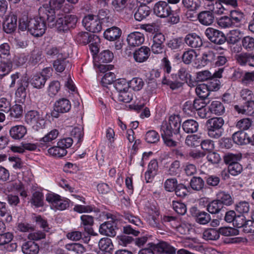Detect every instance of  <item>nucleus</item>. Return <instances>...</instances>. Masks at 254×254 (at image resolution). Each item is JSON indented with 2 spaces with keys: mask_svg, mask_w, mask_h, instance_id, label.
Here are the masks:
<instances>
[{
  "mask_svg": "<svg viewBox=\"0 0 254 254\" xmlns=\"http://www.w3.org/2000/svg\"><path fill=\"white\" fill-rule=\"evenodd\" d=\"M181 119L178 115L170 116L168 122H163L161 127L160 133L164 144L168 147H175L177 142L175 141L176 136L180 132Z\"/></svg>",
  "mask_w": 254,
  "mask_h": 254,
  "instance_id": "2",
  "label": "nucleus"
},
{
  "mask_svg": "<svg viewBox=\"0 0 254 254\" xmlns=\"http://www.w3.org/2000/svg\"><path fill=\"white\" fill-rule=\"evenodd\" d=\"M178 75L179 79L185 82L188 83L189 86H194L192 84L191 75L189 71L185 67H181L178 71Z\"/></svg>",
  "mask_w": 254,
  "mask_h": 254,
  "instance_id": "41",
  "label": "nucleus"
},
{
  "mask_svg": "<svg viewBox=\"0 0 254 254\" xmlns=\"http://www.w3.org/2000/svg\"><path fill=\"white\" fill-rule=\"evenodd\" d=\"M17 17L15 14L9 16L3 25L4 31L7 34H11L15 31L17 27Z\"/></svg>",
  "mask_w": 254,
  "mask_h": 254,
  "instance_id": "23",
  "label": "nucleus"
},
{
  "mask_svg": "<svg viewBox=\"0 0 254 254\" xmlns=\"http://www.w3.org/2000/svg\"><path fill=\"white\" fill-rule=\"evenodd\" d=\"M101 21L98 19L96 15L89 14L85 16L82 20L84 27L92 33H98L102 30Z\"/></svg>",
  "mask_w": 254,
  "mask_h": 254,
  "instance_id": "7",
  "label": "nucleus"
},
{
  "mask_svg": "<svg viewBox=\"0 0 254 254\" xmlns=\"http://www.w3.org/2000/svg\"><path fill=\"white\" fill-rule=\"evenodd\" d=\"M151 247L154 251L162 254H176V249L174 247L164 241H161L157 244L151 243Z\"/></svg>",
  "mask_w": 254,
  "mask_h": 254,
  "instance_id": "16",
  "label": "nucleus"
},
{
  "mask_svg": "<svg viewBox=\"0 0 254 254\" xmlns=\"http://www.w3.org/2000/svg\"><path fill=\"white\" fill-rule=\"evenodd\" d=\"M254 81V70L246 72L241 78V83L246 86L251 84Z\"/></svg>",
  "mask_w": 254,
  "mask_h": 254,
  "instance_id": "64",
  "label": "nucleus"
},
{
  "mask_svg": "<svg viewBox=\"0 0 254 254\" xmlns=\"http://www.w3.org/2000/svg\"><path fill=\"white\" fill-rule=\"evenodd\" d=\"M195 92L200 98L205 99L209 96L210 91L206 84H201L196 87Z\"/></svg>",
  "mask_w": 254,
  "mask_h": 254,
  "instance_id": "48",
  "label": "nucleus"
},
{
  "mask_svg": "<svg viewBox=\"0 0 254 254\" xmlns=\"http://www.w3.org/2000/svg\"><path fill=\"white\" fill-rule=\"evenodd\" d=\"M97 36L87 32H79L76 36V40L78 42L86 45L91 42L92 39Z\"/></svg>",
  "mask_w": 254,
  "mask_h": 254,
  "instance_id": "39",
  "label": "nucleus"
},
{
  "mask_svg": "<svg viewBox=\"0 0 254 254\" xmlns=\"http://www.w3.org/2000/svg\"><path fill=\"white\" fill-rule=\"evenodd\" d=\"M116 75L112 72H107L102 77L101 82L103 86L112 84L115 82Z\"/></svg>",
  "mask_w": 254,
  "mask_h": 254,
  "instance_id": "63",
  "label": "nucleus"
},
{
  "mask_svg": "<svg viewBox=\"0 0 254 254\" xmlns=\"http://www.w3.org/2000/svg\"><path fill=\"white\" fill-rule=\"evenodd\" d=\"M229 16L234 27H241L245 20V14L241 11L232 10L230 11Z\"/></svg>",
  "mask_w": 254,
  "mask_h": 254,
  "instance_id": "22",
  "label": "nucleus"
},
{
  "mask_svg": "<svg viewBox=\"0 0 254 254\" xmlns=\"http://www.w3.org/2000/svg\"><path fill=\"white\" fill-rule=\"evenodd\" d=\"M100 250L109 254H112L114 250V246L112 240L109 238H102L98 243Z\"/></svg>",
  "mask_w": 254,
  "mask_h": 254,
  "instance_id": "30",
  "label": "nucleus"
},
{
  "mask_svg": "<svg viewBox=\"0 0 254 254\" xmlns=\"http://www.w3.org/2000/svg\"><path fill=\"white\" fill-rule=\"evenodd\" d=\"M10 56V46L4 43L0 45V63L7 62Z\"/></svg>",
  "mask_w": 254,
  "mask_h": 254,
  "instance_id": "40",
  "label": "nucleus"
},
{
  "mask_svg": "<svg viewBox=\"0 0 254 254\" xmlns=\"http://www.w3.org/2000/svg\"><path fill=\"white\" fill-rule=\"evenodd\" d=\"M182 127L186 133H192L197 131L198 124L193 120H188L183 123Z\"/></svg>",
  "mask_w": 254,
  "mask_h": 254,
  "instance_id": "35",
  "label": "nucleus"
},
{
  "mask_svg": "<svg viewBox=\"0 0 254 254\" xmlns=\"http://www.w3.org/2000/svg\"><path fill=\"white\" fill-rule=\"evenodd\" d=\"M242 47L248 52L254 50V38L251 36L244 37L241 41Z\"/></svg>",
  "mask_w": 254,
  "mask_h": 254,
  "instance_id": "49",
  "label": "nucleus"
},
{
  "mask_svg": "<svg viewBox=\"0 0 254 254\" xmlns=\"http://www.w3.org/2000/svg\"><path fill=\"white\" fill-rule=\"evenodd\" d=\"M250 203L246 201H241L235 205V210L241 214H248L250 211Z\"/></svg>",
  "mask_w": 254,
  "mask_h": 254,
  "instance_id": "52",
  "label": "nucleus"
},
{
  "mask_svg": "<svg viewBox=\"0 0 254 254\" xmlns=\"http://www.w3.org/2000/svg\"><path fill=\"white\" fill-rule=\"evenodd\" d=\"M172 207L174 210L179 215H184L187 211L186 205L180 201L174 200L172 201Z\"/></svg>",
  "mask_w": 254,
  "mask_h": 254,
  "instance_id": "51",
  "label": "nucleus"
},
{
  "mask_svg": "<svg viewBox=\"0 0 254 254\" xmlns=\"http://www.w3.org/2000/svg\"><path fill=\"white\" fill-rule=\"evenodd\" d=\"M44 198L42 192L36 191L32 194L31 203L36 207H42L44 205Z\"/></svg>",
  "mask_w": 254,
  "mask_h": 254,
  "instance_id": "42",
  "label": "nucleus"
},
{
  "mask_svg": "<svg viewBox=\"0 0 254 254\" xmlns=\"http://www.w3.org/2000/svg\"><path fill=\"white\" fill-rule=\"evenodd\" d=\"M217 54L216 53L211 50L204 53L201 58V63L203 64L214 63L216 60Z\"/></svg>",
  "mask_w": 254,
  "mask_h": 254,
  "instance_id": "43",
  "label": "nucleus"
},
{
  "mask_svg": "<svg viewBox=\"0 0 254 254\" xmlns=\"http://www.w3.org/2000/svg\"><path fill=\"white\" fill-rule=\"evenodd\" d=\"M190 212L192 216L195 217L196 222L200 224H206L211 220V217L209 213L198 209L195 206L191 207Z\"/></svg>",
  "mask_w": 254,
  "mask_h": 254,
  "instance_id": "13",
  "label": "nucleus"
},
{
  "mask_svg": "<svg viewBox=\"0 0 254 254\" xmlns=\"http://www.w3.org/2000/svg\"><path fill=\"white\" fill-rule=\"evenodd\" d=\"M158 164L156 159L151 160L148 165L147 170L145 173V178L147 183L152 181L155 176L157 174Z\"/></svg>",
  "mask_w": 254,
  "mask_h": 254,
  "instance_id": "20",
  "label": "nucleus"
},
{
  "mask_svg": "<svg viewBox=\"0 0 254 254\" xmlns=\"http://www.w3.org/2000/svg\"><path fill=\"white\" fill-rule=\"evenodd\" d=\"M48 150V153L55 157H62L67 154V150L64 148H62L60 145L57 144L56 146H50Z\"/></svg>",
  "mask_w": 254,
  "mask_h": 254,
  "instance_id": "38",
  "label": "nucleus"
},
{
  "mask_svg": "<svg viewBox=\"0 0 254 254\" xmlns=\"http://www.w3.org/2000/svg\"><path fill=\"white\" fill-rule=\"evenodd\" d=\"M73 210L78 213H91L94 212L95 213H99L100 210L99 208L96 207L94 204L90 205H81L76 204L73 207Z\"/></svg>",
  "mask_w": 254,
  "mask_h": 254,
  "instance_id": "29",
  "label": "nucleus"
},
{
  "mask_svg": "<svg viewBox=\"0 0 254 254\" xmlns=\"http://www.w3.org/2000/svg\"><path fill=\"white\" fill-rule=\"evenodd\" d=\"M5 216V221L10 222L12 220V217L10 214V210L5 202L0 201V217Z\"/></svg>",
  "mask_w": 254,
  "mask_h": 254,
  "instance_id": "44",
  "label": "nucleus"
},
{
  "mask_svg": "<svg viewBox=\"0 0 254 254\" xmlns=\"http://www.w3.org/2000/svg\"><path fill=\"white\" fill-rule=\"evenodd\" d=\"M150 13V8L148 6L140 5L134 13V17L136 20L140 21L145 19Z\"/></svg>",
  "mask_w": 254,
  "mask_h": 254,
  "instance_id": "32",
  "label": "nucleus"
},
{
  "mask_svg": "<svg viewBox=\"0 0 254 254\" xmlns=\"http://www.w3.org/2000/svg\"><path fill=\"white\" fill-rule=\"evenodd\" d=\"M121 34V29L117 27L114 26L106 29L104 33V36L108 40L112 41L118 39Z\"/></svg>",
  "mask_w": 254,
  "mask_h": 254,
  "instance_id": "31",
  "label": "nucleus"
},
{
  "mask_svg": "<svg viewBox=\"0 0 254 254\" xmlns=\"http://www.w3.org/2000/svg\"><path fill=\"white\" fill-rule=\"evenodd\" d=\"M46 54L47 56L50 58L57 57V59L62 57L63 55L60 52V49L56 47L48 46L46 49Z\"/></svg>",
  "mask_w": 254,
  "mask_h": 254,
  "instance_id": "57",
  "label": "nucleus"
},
{
  "mask_svg": "<svg viewBox=\"0 0 254 254\" xmlns=\"http://www.w3.org/2000/svg\"><path fill=\"white\" fill-rule=\"evenodd\" d=\"M114 87L119 93L128 90L129 88V82L124 78L118 79L114 83Z\"/></svg>",
  "mask_w": 254,
  "mask_h": 254,
  "instance_id": "54",
  "label": "nucleus"
},
{
  "mask_svg": "<svg viewBox=\"0 0 254 254\" xmlns=\"http://www.w3.org/2000/svg\"><path fill=\"white\" fill-rule=\"evenodd\" d=\"M129 87L134 91H139L144 85L143 80L138 77L133 78L129 82Z\"/></svg>",
  "mask_w": 254,
  "mask_h": 254,
  "instance_id": "62",
  "label": "nucleus"
},
{
  "mask_svg": "<svg viewBox=\"0 0 254 254\" xmlns=\"http://www.w3.org/2000/svg\"><path fill=\"white\" fill-rule=\"evenodd\" d=\"M47 80L45 76L39 73L31 76L30 82L34 88L41 89L45 86Z\"/></svg>",
  "mask_w": 254,
  "mask_h": 254,
  "instance_id": "28",
  "label": "nucleus"
},
{
  "mask_svg": "<svg viewBox=\"0 0 254 254\" xmlns=\"http://www.w3.org/2000/svg\"><path fill=\"white\" fill-rule=\"evenodd\" d=\"M150 54V49L146 46H142L136 50L133 54L134 61L139 63L145 62L149 58Z\"/></svg>",
  "mask_w": 254,
  "mask_h": 254,
  "instance_id": "17",
  "label": "nucleus"
},
{
  "mask_svg": "<svg viewBox=\"0 0 254 254\" xmlns=\"http://www.w3.org/2000/svg\"><path fill=\"white\" fill-rule=\"evenodd\" d=\"M40 112H27L25 115V121L27 124L37 123L42 120Z\"/></svg>",
  "mask_w": 254,
  "mask_h": 254,
  "instance_id": "61",
  "label": "nucleus"
},
{
  "mask_svg": "<svg viewBox=\"0 0 254 254\" xmlns=\"http://www.w3.org/2000/svg\"><path fill=\"white\" fill-rule=\"evenodd\" d=\"M185 42L192 48H199L202 46L201 38L195 33L188 34L185 38Z\"/></svg>",
  "mask_w": 254,
  "mask_h": 254,
  "instance_id": "21",
  "label": "nucleus"
},
{
  "mask_svg": "<svg viewBox=\"0 0 254 254\" xmlns=\"http://www.w3.org/2000/svg\"><path fill=\"white\" fill-rule=\"evenodd\" d=\"M204 33L207 38L214 44L221 45L226 41L224 34L214 28L208 27L205 30Z\"/></svg>",
  "mask_w": 254,
  "mask_h": 254,
  "instance_id": "9",
  "label": "nucleus"
},
{
  "mask_svg": "<svg viewBox=\"0 0 254 254\" xmlns=\"http://www.w3.org/2000/svg\"><path fill=\"white\" fill-rule=\"evenodd\" d=\"M153 44L151 49L153 53L155 54H162L164 52V43L165 41L164 35L161 33H157L153 37Z\"/></svg>",
  "mask_w": 254,
  "mask_h": 254,
  "instance_id": "12",
  "label": "nucleus"
},
{
  "mask_svg": "<svg viewBox=\"0 0 254 254\" xmlns=\"http://www.w3.org/2000/svg\"><path fill=\"white\" fill-rule=\"evenodd\" d=\"M225 208L217 199L212 200L207 204V211L211 214H217V218L221 220L223 218Z\"/></svg>",
  "mask_w": 254,
  "mask_h": 254,
  "instance_id": "14",
  "label": "nucleus"
},
{
  "mask_svg": "<svg viewBox=\"0 0 254 254\" xmlns=\"http://www.w3.org/2000/svg\"><path fill=\"white\" fill-rule=\"evenodd\" d=\"M124 217L126 220L133 225L134 227L139 228L143 226V223L140 219L129 212H124Z\"/></svg>",
  "mask_w": 254,
  "mask_h": 254,
  "instance_id": "47",
  "label": "nucleus"
},
{
  "mask_svg": "<svg viewBox=\"0 0 254 254\" xmlns=\"http://www.w3.org/2000/svg\"><path fill=\"white\" fill-rule=\"evenodd\" d=\"M65 248L67 251L72 252L75 254H82L86 250L82 245L75 243L66 244Z\"/></svg>",
  "mask_w": 254,
  "mask_h": 254,
  "instance_id": "45",
  "label": "nucleus"
},
{
  "mask_svg": "<svg viewBox=\"0 0 254 254\" xmlns=\"http://www.w3.org/2000/svg\"><path fill=\"white\" fill-rule=\"evenodd\" d=\"M224 121L221 117H215L208 119L206 123L208 135L212 138H220L224 132L223 126Z\"/></svg>",
  "mask_w": 254,
  "mask_h": 254,
  "instance_id": "5",
  "label": "nucleus"
},
{
  "mask_svg": "<svg viewBox=\"0 0 254 254\" xmlns=\"http://www.w3.org/2000/svg\"><path fill=\"white\" fill-rule=\"evenodd\" d=\"M80 228L83 229L86 232V235L87 236H84L85 241L90 240L91 235H95L93 226L94 223V218L91 215H82L80 217Z\"/></svg>",
  "mask_w": 254,
  "mask_h": 254,
  "instance_id": "8",
  "label": "nucleus"
},
{
  "mask_svg": "<svg viewBox=\"0 0 254 254\" xmlns=\"http://www.w3.org/2000/svg\"><path fill=\"white\" fill-rule=\"evenodd\" d=\"M58 130L56 129H53L41 138L39 142L36 144L31 143H23V150L35 151L38 146L43 150L46 149L53 144V140L58 137Z\"/></svg>",
  "mask_w": 254,
  "mask_h": 254,
  "instance_id": "4",
  "label": "nucleus"
},
{
  "mask_svg": "<svg viewBox=\"0 0 254 254\" xmlns=\"http://www.w3.org/2000/svg\"><path fill=\"white\" fill-rule=\"evenodd\" d=\"M241 97L247 101L243 106V111H254V95L248 88L243 89L240 92Z\"/></svg>",
  "mask_w": 254,
  "mask_h": 254,
  "instance_id": "10",
  "label": "nucleus"
},
{
  "mask_svg": "<svg viewBox=\"0 0 254 254\" xmlns=\"http://www.w3.org/2000/svg\"><path fill=\"white\" fill-rule=\"evenodd\" d=\"M216 199L223 206L224 205L230 206L233 203V200L231 195L228 192L224 191H220L217 194Z\"/></svg>",
  "mask_w": 254,
  "mask_h": 254,
  "instance_id": "37",
  "label": "nucleus"
},
{
  "mask_svg": "<svg viewBox=\"0 0 254 254\" xmlns=\"http://www.w3.org/2000/svg\"><path fill=\"white\" fill-rule=\"evenodd\" d=\"M204 239L207 240H216L220 237L218 231L214 228L205 230L203 234Z\"/></svg>",
  "mask_w": 254,
  "mask_h": 254,
  "instance_id": "56",
  "label": "nucleus"
},
{
  "mask_svg": "<svg viewBox=\"0 0 254 254\" xmlns=\"http://www.w3.org/2000/svg\"><path fill=\"white\" fill-rule=\"evenodd\" d=\"M178 185V181L175 178L167 179L164 184L165 190L169 192L175 191Z\"/></svg>",
  "mask_w": 254,
  "mask_h": 254,
  "instance_id": "60",
  "label": "nucleus"
},
{
  "mask_svg": "<svg viewBox=\"0 0 254 254\" xmlns=\"http://www.w3.org/2000/svg\"><path fill=\"white\" fill-rule=\"evenodd\" d=\"M39 17L28 18L26 16L19 19V29L27 31L34 37H40L45 32L46 22L49 27H54L53 9L48 6H41L38 10Z\"/></svg>",
  "mask_w": 254,
  "mask_h": 254,
  "instance_id": "1",
  "label": "nucleus"
},
{
  "mask_svg": "<svg viewBox=\"0 0 254 254\" xmlns=\"http://www.w3.org/2000/svg\"><path fill=\"white\" fill-rule=\"evenodd\" d=\"M118 219L112 217L110 220L105 221L100 225L99 233L107 236L114 237L117 234L118 227Z\"/></svg>",
  "mask_w": 254,
  "mask_h": 254,
  "instance_id": "6",
  "label": "nucleus"
},
{
  "mask_svg": "<svg viewBox=\"0 0 254 254\" xmlns=\"http://www.w3.org/2000/svg\"><path fill=\"white\" fill-rule=\"evenodd\" d=\"M70 65L68 60L66 59V56L57 59L53 63V66L55 70L59 72L64 71L66 66Z\"/></svg>",
  "mask_w": 254,
  "mask_h": 254,
  "instance_id": "33",
  "label": "nucleus"
},
{
  "mask_svg": "<svg viewBox=\"0 0 254 254\" xmlns=\"http://www.w3.org/2000/svg\"><path fill=\"white\" fill-rule=\"evenodd\" d=\"M172 8L165 1L156 2L153 7V12L155 15L161 18L168 17L170 15Z\"/></svg>",
  "mask_w": 254,
  "mask_h": 254,
  "instance_id": "11",
  "label": "nucleus"
},
{
  "mask_svg": "<svg viewBox=\"0 0 254 254\" xmlns=\"http://www.w3.org/2000/svg\"><path fill=\"white\" fill-rule=\"evenodd\" d=\"M215 16L209 10L200 11L197 14V19L199 23L204 26L211 25L214 21Z\"/></svg>",
  "mask_w": 254,
  "mask_h": 254,
  "instance_id": "19",
  "label": "nucleus"
},
{
  "mask_svg": "<svg viewBox=\"0 0 254 254\" xmlns=\"http://www.w3.org/2000/svg\"><path fill=\"white\" fill-rule=\"evenodd\" d=\"M27 133V129L22 125H17L11 127L9 130L10 136L15 140L22 139Z\"/></svg>",
  "mask_w": 254,
  "mask_h": 254,
  "instance_id": "24",
  "label": "nucleus"
},
{
  "mask_svg": "<svg viewBox=\"0 0 254 254\" xmlns=\"http://www.w3.org/2000/svg\"><path fill=\"white\" fill-rule=\"evenodd\" d=\"M218 25L222 28L234 27L230 16H223L217 20Z\"/></svg>",
  "mask_w": 254,
  "mask_h": 254,
  "instance_id": "59",
  "label": "nucleus"
},
{
  "mask_svg": "<svg viewBox=\"0 0 254 254\" xmlns=\"http://www.w3.org/2000/svg\"><path fill=\"white\" fill-rule=\"evenodd\" d=\"M86 232L84 231V232H81L80 231H73L70 233H69L67 234V237L73 241H79L81 240V242L88 244L90 240H87L85 241L84 239V236H87L86 235Z\"/></svg>",
  "mask_w": 254,
  "mask_h": 254,
  "instance_id": "50",
  "label": "nucleus"
},
{
  "mask_svg": "<svg viewBox=\"0 0 254 254\" xmlns=\"http://www.w3.org/2000/svg\"><path fill=\"white\" fill-rule=\"evenodd\" d=\"M145 139L148 143H156L160 140V135L154 130H150L146 132Z\"/></svg>",
  "mask_w": 254,
  "mask_h": 254,
  "instance_id": "53",
  "label": "nucleus"
},
{
  "mask_svg": "<svg viewBox=\"0 0 254 254\" xmlns=\"http://www.w3.org/2000/svg\"><path fill=\"white\" fill-rule=\"evenodd\" d=\"M200 136L197 134L188 135L186 139V144L190 147H196L199 145Z\"/></svg>",
  "mask_w": 254,
  "mask_h": 254,
  "instance_id": "55",
  "label": "nucleus"
},
{
  "mask_svg": "<svg viewBox=\"0 0 254 254\" xmlns=\"http://www.w3.org/2000/svg\"><path fill=\"white\" fill-rule=\"evenodd\" d=\"M22 251L25 254H37L39 251V246L35 242L29 241L23 244Z\"/></svg>",
  "mask_w": 254,
  "mask_h": 254,
  "instance_id": "27",
  "label": "nucleus"
},
{
  "mask_svg": "<svg viewBox=\"0 0 254 254\" xmlns=\"http://www.w3.org/2000/svg\"><path fill=\"white\" fill-rule=\"evenodd\" d=\"M113 54L109 50H104L101 52L98 56L99 62L107 63L111 62L113 59Z\"/></svg>",
  "mask_w": 254,
  "mask_h": 254,
  "instance_id": "58",
  "label": "nucleus"
},
{
  "mask_svg": "<svg viewBox=\"0 0 254 254\" xmlns=\"http://www.w3.org/2000/svg\"><path fill=\"white\" fill-rule=\"evenodd\" d=\"M235 59L237 63L242 66L248 65L254 67V54L243 52L236 55Z\"/></svg>",
  "mask_w": 254,
  "mask_h": 254,
  "instance_id": "15",
  "label": "nucleus"
},
{
  "mask_svg": "<svg viewBox=\"0 0 254 254\" xmlns=\"http://www.w3.org/2000/svg\"><path fill=\"white\" fill-rule=\"evenodd\" d=\"M54 19L55 23L54 27L56 26L60 30L67 31L70 28L75 27L77 21V17L75 15H64L61 11L53 9Z\"/></svg>",
  "mask_w": 254,
  "mask_h": 254,
  "instance_id": "3",
  "label": "nucleus"
},
{
  "mask_svg": "<svg viewBox=\"0 0 254 254\" xmlns=\"http://www.w3.org/2000/svg\"><path fill=\"white\" fill-rule=\"evenodd\" d=\"M222 2L217 0L212 1L205 5L206 8L212 12L213 14L221 15L224 13L225 8L222 4Z\"/></svg>",
  "mask_w": 254,
  "mask_h": 254,
  "instance_id": "26",
  "label": "nucleus"
},
{
  "mask_svg": "<svg viewBox=\"0 0 254 254\" xmlns=\"http://www.w3.org/2000/svg\"><path fill=\"white\" fill-rule=\"evenodd\" d=\"M232 140L235 144L243 145L250 143V136L243 130H240L233 134Z\"/></svg>",
  "mask_w": 254,
  "mask_h": 254,
  "instance_id": "25",
  "label": "nucleus"
},
{
  "mask_svg": "<svg viewBox=\"0 0 254 254\" xmlns=\"http://www.w3.org/2000/svg\"><path fill=\"white\" fill-rule=\"evenodd\" d=\"M127 41L129 46L133 47L139 46L143 43L144 36L141 32H133L128 35Z\"/></svg>",
  "mask_w": 254,
  "mask_h": 254,
  "instance_id": "18",
  "label": "nucleus"
},
{
  "mask_svg": "<svg viewBox=\"0 0 254 254\" xmlns=\"http://www.w3.org/2000/svg\"><path fill=\"white\" fill-rule=\"evenodd\" d=\"M180 162L178 160L173 161L169 166H166L167 174L171 176H176L180 175L181 171Z\"/></svg>",
  "mask_w": 254,
  "mask_h": 254,
  "instance_id": "36",
  "label": "nucleus"
},
{
  "mask_svg": "<svg viewBox=\"0 0 254 254\" xmlns=\"http://www.w3.org/2000/svg\"><path fill=\"white\" fill-rule=\"evenodd\" d=\"M70 108V101L65 98H62L55 102L54 111H69Z\"/></svg>",
  "mask_w": 254,
  "mask_h": 254,
  "instance_id": "34",
  "label": "nucleus"
},
{
  "mask_svg": "<svg viewBox=\"0 0 254 254\" xmlns=\"http://www.w3.org/2000/svg\"><path fill=\"white\" fill-rule=\"evenodd\" d=\"M190 184L192 190L199 191L203 188L204 182L200 177H193L190 180Z\"/></svg>",
  "mask_w": 254,
  "mask_h": 254,
  "instance_id": "46",
  "label": "nucleus"
}]
</instances>
